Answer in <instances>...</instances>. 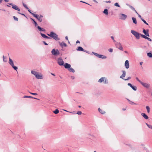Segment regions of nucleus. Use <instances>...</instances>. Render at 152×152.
<instances>
[{"instance_id":"f8f14e48","label":"nucleus","mask_w":152,"mask_h":152,"mask_svg":"<svg viewBox=\"0 0 152 152\" xmlns=\"http://www.w3.org/2000/svg\"><path fill=\"white\" fill-rule=\"evenodd\" d=\"M33 16L36 18H37L40 22H41L42 21V19L41 18V17H39V16L36 14H33Z\"/></svg>"},{"instance_id":"2eb2a0df","label":"nucleus","mask_w":152,"mask_h":152,"mask_svg":"<svg viewBox=\"0 0 152 152\" xmlns=\"http://www.w3.org/2000/svg\"><path fill=\"white\" fill-rule=\"evenodd\" d=\"M78 51H84L87 53V51L86 50H85L83 48L80 46L77 47L76 49Z\"/></svg>"},{"instance_id":"39448f33","label":"nucleus","mask_w":152,"mask_h":152,"mask_svg":"<svg viewBox=\"0 0 152 152\" xmlns=\"http://www.w3.org/2000/svg\"><path fill=\"white\" fill-rule=\"evenodd\" d=\"M52 54L55 56H57L59 55L60 52L58 49H53L51 51Z\"/></svg>"},{"instance_id":"72a5a7b5","label":"nucleus","mask_w":152,"mask_h":152,"mask_svg":"<svg viewBox=\"0 0 152 152\" xmlns=\"http://www.w3.org/2000/svg\"><path fill=\"white\" fill-rule=\"evenodd\" d=\"M144 22V23L147 25H148V24L146 22V21L143 19H141Z\"/></svg>"},{"instance_id":"774afa93","label":"nucleus","mask_w":152,"mask_h":152,"mask_svg":"<svg viewBox=\"0 0 152 152\" xmlns=\"http://www.w3.org/2000/svg\"><path fill=\"white\" fill-rule=\"evenodd\" d=\"M142 62H141L140 63V65H142Z\"/></svg>"},{"instance_id":"423d86ee","label":"nucleus","mask_w":152,"mask_h":152,"mask_svg":"<svg viewBox=\"0 0 152 152\" xmlns=\"http://www.w3.org/2000/svg\"><path fill=\"white\" fill-rule=\"evenodd\" d=\"M57 62L58 64L61 66H63L64 64V62L61 57H59L58 58Z\"/></svg>"},{"instance_id":"8fccbe9b","label":"nucleus","mask_w":152,"mask_h":152,"mask_svg":"<svg viewBox=\"0 0 152 152\" xmlns=\"http://www.w3.org/2000/svg\"><path fill=\"white\" fill-rule=\"evenodd\" d=\"M18 13L19 14H20V15H23L25 17H26V16L24 14H23V13H20V12H18Z\"/></svg>"},{"instance_id":"9b49d317","label":"nucleus","mask_w":152,"mask_h":152,"mask_svg":"<svg viewBox=\"0 0 152 152\" xmlns=\"http://www.w3.org/2000/svg\"><path fill=\"white\" fill-rule=\"evenodd\" d=\"M141 84L144 87L147 88H149L150 86V85L149 84L146 83H144L142 82L141 83Z\"/></svg>"},{"instance_id":"4468645a","label":"nucleus","mask_w":152,"mask_h":152,"mask_svg":"<svg viewBox=\"0 0 152 152\" xmlns=\"http://www.w3.org/2000/svg\"><path fill=\"white\" fill-rule=\"evenodd\" d=\"M63 66H64V67L66 69H69V68L71 67L70 64L66 63L64 64V65Z\"/></svg>"},{"instance_id":"7ed1b4c3","label":"nucleus","mask_w":152,"mask_h":152,"mask_svg":"<svg viewBox=\"0 0 152 152\" xmlns=\"http://www.w3.org/2000/svg\"><path fill=\"white\" fill-rule=\"evenodd\" d=\"M131 32L137 39H140V34L139 33L133 30H131Z\"/></svg>"},{"instance_id":"864d4df0","label":"nucleus","mask_w":152,"mask_h":152,"mask_svg":"<svg viewBox=\"0 0 152 152\" xmlns=\"http://www.w3.org/2000/svg\"><path fill=\"white\" fill-rule=\"evenodd\" d=\"M137 14L138 15L139 17L141 19H141H143L142 18L141 16L138 13Z\"/></svg>"},{"instance_id":"6ab92c4d","label":"nucleus","mask_w":152,"mask_h":152,"mask_svg":"<svg viewBox=\"0 0 152 152\" xmlns=\"http://www.w3.org/2000/svg\"><path fill=\"white\" fill-rule=\"evenodd\" d=\"M59 43L62 48H63V46L65 47H66L67 46V45L63 42H59Z\"/></svg>"},{"instance_id":"ea45409f","label":"nucleus","mask_w":152,"mask_h":152,"mask_svg":"<svg viewBox=\"0 0 152 152\" xmlns=\"http://www.w3.org/2000/svg\"><path fill=\"white\" fill-rule=\"evenodd\" d=\"M146 39H147L148 41H150V42L152 41V40L151 39L148 37H146L145 38Z\"/></svg>"},{"instance_id":"b1692460","label":"nucleus","mask_w":152,"mask_h":152,"mask_svg":"<svg viewBox=\"0 0 152 152\" xmlns=\"http://www.w3.org/2000/svg\"><path fill=\"white\" fill-rule=\"evenodd\" d=\"M127 5L128 6L130 7V8H131L136 13L138 14V13L137 12V11L131 5H128V4H127Z\"/></svg>"},{"instance_id":"c756f323","label":"nucleus","mask_w":152,"mask_h":152,"mask_svg":"<svg viewBox=\"0 0 152 152\" xmlns=\"http://www.w3.org/2000/svg\"><path fill=\"white\" fill-rule=\"evenodd\" d=\"M146 124L149 128L152 129V125H150L147 123H146Z\"/></svg>"},{"instance_id":"0eeeda50","label":"nucleus","mask_w":152,"mask_h":152,"mask_svg":"<svg viewBox=\"0 0 152 152\" xmlns=\"http://www.w3.org/2000/svg\"><path fill=\"white\" fill-rule=\"evenodd\" d=\"M92 53L94 55L96 56L97 57L99 58H102V59H105L107 58V57L105 56H104L102 55L99 54L97 53L92 52Z\"/></svg>"},{"instance_id":"a18cd8bd","label":"nucleus","mask_w":152,"mask_h":152,"mask_svg":"<svg viewBox=\"0 0 152 152\" xmlns=\"http://www.w3.org/2000/svg\"><path fill=\"white\" fill-rule=\"evenodd\" d=\"M30 93L32 95H38L36 93H31L30 92Z\"/></svg>"},{"instance_id":"3c124183","label":"nucleus","mask_w":152,"mask_h":152,"mask_svg":"<svg viewBox=\"0 0 152 152\" xmlns=\"http://www.w3.org/2000/svg\"><path fill=\"white\" fill-rule=\"evenodd\" d=\"M128 85L130 86L131 87H132V84L130 83H128Z\"/></svg>"},{"instance_id":"9d476101","label":"nucleus","mask_w":152,"mask_h":152,"mask_svg":"<svg viewBox=\"0 0 152 152\" xmlns=\"http://www.w3.org/2000/svg\"><path fill=\"white\" fill-rule=\"evenodd\" d=\"M8 4L12 6V8L16 10H17L19 11H20V9L19 7L16 5H13L12 3H8Z\"/></svg>"},{"instance_id":"c03bdc74","label":"nucleus","mask_w":152,"mask_h":152,"mask_svg":"<svg viewBox=\"0 0 152 152\" xmlns=\"http://www.w3.org/2000/svg\"><path fill=\"white\" fill-rule=\"evenodd\" d=\"M131 78V77H128V78H127L124 79V80H130Z\"/></svg>"},{"instance_id":"338daca9","label":"nucleus","mask_w":152,"mask_h":152,"mask_svg":"<svg viewBox=\"0 0 152 152\" xmlns=\"http://www.w3.org/2000/svg\"><path fill=\"white\" fill-rule=\"evenodd\" d=\"M51 74L52 75H53V76H55V75L54 74H53V73H51Z\"/></svg>"},{"instance_id":"4c0bfd02","label":"nucleus","mask_w":152,"mask_h":152,"mask_svg":"<svg viewBox=\"0 0 152 152\" xmlns=\"http://www.w3.org/2000/svg\"><path fill=\"white\" fill-rule=\"evenodd\" d=\"M104 84H107L108 83V80L106 79V78H105V79L104 80Z\"/></svg>"},{"instance_id":"20e7f679","label":"nucleus","mask_w":152,"mask_h":152,"mask_svg":"<svg viewBox=\"0 0 152 152\" xmlns=\"http://www.w3.org/2000/svg\"><path fill=\"white\" fill-rule=\"evenodd\" d=\"M9 63L12 66V67L14 69L17 71L18 69V67L17 66H15L14 65V62L10 58H9Z\"/></svg>"},{"instance_id":"6e6552de","label":"nucleus","mask_w":152,"mask_h":152,"mask_svg":"<svg viewBox=\"0 0 152 152\" xmlns=\"http://www.w3.org/2000/svg\"><path fill=\"white\" fill-rule=\"evenodd\" d=\"M115 45L116 47L118 48L119 50H123V47L122 46L120 42H116L115 44Z\"/></svg>"},{"instance_id":"412c9836","label":"nucleus","mask_w":152,"mask_h":152,"mask_svg":"<svg viewBox=\"0 0 152 152\" xmlns=\"http://www.w3.org/2000/svg\"><path fill=\"white\" fill-rule=\"evenodd\" d=\"M98 111L102 114H104L105 113V111L103 110L100 108H98Z\"/></svg>"},{"instance_id":"a19ab883","label":"nucleus","mask_w":152,"mask_h":152,"mask_svg":"<svg viewBox=\"0 0 152 152\" xmlns=\"http://www.w3.org/2000/svg\"><path fill=\"white\" fill-rule=\"evenodd\" d=\"M82 113L80 111H78L76 113L77 114H78V115H80L82 114Z\"/></svg>"},{"instance_id":"de8ad7c7","label":"nucleus","mask_w":152,"mask_h":152,"mask_svg":"<svg viewBox=\"0 0 152 152\" xmlns=\"http://www.w3.org/2000/svg\"><path fill=\"white\" fill-rule=\"evenodd\" d=\"M108 50L109 52H113V50L112 49L110 48V49H109Z\"/></svg>"},{"instance_id":"f3484780","label":"nucleus","mask_w":152,"mask_h":152,"mask_svg":"<svg viewBox=\"0 0 152 152\" xmlns=\"http://www.w3.org/2000/svg\"><path fill=\"white\" fill-rule=\"evenodd\" d=\"M125 66L126 68L127 69H128L129 68V61L128 60H126L125 61Z\"/></svg>"},{"instance_id":"5fc2aeb1","label":"nucleus","mask_w":152,"mask_h":152,"mask_svg":"<svg viewBox=\"0 0 152 152\" xmlns=\"http://www.w3.org/2000/svg\"><path fill=\"white\" fill-rule=\"evenodd\" d=\"M80 2H81L83 3H86V4H88L89 5H90L89 4H88V3H86V2H84V1H80Z\"/></svg>"},{"instance_id":"aec40b11","label":"nucleus","mask_w":152,"mask_h":152,"mask_svg":"<svg viewBox=\"0 0 152 152\" xmlns=\"http://www.w3.org/2000/svg\"><path fill=\"white\" fill-rule=\"evenodd\" d=\"M141 115L146 119H147L148 118V116L145 113H142Z\"/></svg>"},{"instance_id":"13d9d810","label":"nucleus","mask_w":152,"mask_h":152,"mask_svg":"<svg viewBox=\"0 0 152 152\" xmlns=\"http://www.w3.org/2000/svg\"><path fill=\"white\" fill-rule=\"evenodd\" d=\"M45 31V30L44 28H42L41 31Z\"/></svg>"},{"instance_id":"c85d7f7f","label":"nucleus","mask_w":152,"mask_h":152,"mask_svg":"<svg viewBox=\"0 0 152 152\" xmlns=\"http://www.w3.org/2000/svg\"><path fill=\"white\" fill-rule=\"evenodd\" d=\"M147 56L150 58L152 57V54L151 53H148Z\"/></svg>"},{"instance_id":"e2e57ef3","label":"nucleus","mask_w":152,"mask_h":152,"mask_svg":"<svg viewBox=\"0 0 152 152\" xmlns=\"http://www.w3.org/2000/svg\"><path fill=\"white\" fill-rule=\"evenodd\" d=\"M106 2L107 3H110L111 1H106Z\"/></svg>"},{"instance_id":"dca6fc26","label":"nucleus","mask_w":152,"mask_h":152,"mask_svg":"<svg viewBox=\"0 0 152 152\" xmlns=\"http://www.w3.org/2000/svg\"><path fill=\"white\" fill-rule=\"evenodd\" d=\"M40 34L41 35V36L44 38H46V39H51V38L50 37H49L48 36H46L45 34H42V33H40Z\"/></svg>"},{"instance_id":"393cba45","label":"nucleus","mask_w":152,"mask_h":152,"mask_svg":"<svg viewBox=\"0 0 152 152\" xmlns=\"http://www.w3.org/2000/svg\"><path fill=\"white\" fill-rule=\"evenodd\" d=\"M68 70L70 72H75V70L72 68H69L68 69Z\"/></svg>"},{"instance_id":"0e129e2a","label":"nucleus","mask_w":152,"mask_h":152,"mask_svg":"<svg viewBox=\"0 0 152 152\" xmlns=\"http://www.w3.org/2000/svg\"><path fill=\"white\" fill-rule=\"evenodd\" d=\"M111 38L112 39H113V40H114V38L113 37V36H111Z\"/></svg>"},{"instance_id":"49530a36","label":"nucleus","mask_w":152,"mask_h":152,"mask_svg":"<svg viewBox=\"0 0 152 152\" xmlns=\"http://www.w3.org/2000/svg\"><path fill=\"white\" fill-rule=\"evenodd\" d=\"M129 103L130 104H135V103H134V102H132V101H131V102H129Z\"/></svg>"},{"instance_id":"f704fd0d","label":"nucleus","mask_w":152,"mask_h":152,"mask_svg":"<svg viewBox=\"0 0 152 152\" xmlns=\"http://www.w3.org/2000/svg\"><path fill=\"white\" fill-rule=\"evenodd\" d=\"M114 5L116 7H120V6L118 4V3L117 2H116V3H115L114 4Z\"/></svg>"},{"instance_id":"4d7b16f0","label":"nucleus","mask_w":152,"mask_h":152,"mask_svg":"<svg viewBox=\"0 0 152 152\" xmlns=\"http://www.w3.org/2000/svg\"><path fill=\"white\" fill-rule=\"evenodd\" d=\"M65 39L67 40H68V42H69V41L68 40V37L67 36H66V37H65Z\"/></svg>"},{"instance_id":"cd10ccee","label":"nucleus","mask_w":152,"mask_h":152,"mask_svg":"<svg viewBox=\"0 0 152 152\" xmlns=\"http://www.w3.org/2000/svg\"><path fill=\"white\" fill-rule=\"evenodd\" d=\"M146 109L147 110V112L149 113L150 111V108L148 106H146Z\"/></svg>"},{"instance_id":"f257e3e1","label":"nucleus","mask_w":152,"mask_h":152,"mask_svg":"<svg viewBox=\"0 0 152 152\" xmlns=\"http://www.w3.org/2000/svg\"><path fill=\"white\" fill-rule=\"evenodd\" d=\"M31 73L32 74L35 75L37 79H42L43 78V75L41 73H39L33 70L31 71Z\"/></svg>"},{"instance_id":"37998d69","label":"nucleus","mask_w":152,"mask_h":152,"mask_svg":"<svg viewBox=\"0 0 152 152\" xmlns=\"http://www.w3.org/2000/svg\"><path fill=\"white\" fill-rule=\"evenodd\" d=\"M37 28L40 31H41V30L42 28L39 26H38L37 27Z\"/></svg>"},{"instance_id":"79ce46f5","label":"nucleus","mask_w":152,"mask_h":152,"mask_svg":"<svg viewBox=\"0 0 152 152\" xmlns=\"http://www.w3.org/2000/svg\"><path fill=\"white\" fill-rule=\"evenodd\" d=\"M13 18H14V20H15L16 21H18V18H17L15 17V16H14L13 17Z\"/></svg>"},{"instance_id":"a211bd4d","label":"nucleus","mask_w":152,"mask_h":152,"mask_svg":"<svg viewBox=\"0 0 152 152\" xmlns=\"http://www.w3.org/2000/svg\"><path fill=\"white\" fill-rule=\"evenodd\" d=\"M122 72L123 73L120 76V78L124 79V77H125L126 76V72L124 70L122 71Z\"/></svg>"},{"instance_id":"7c9ffc66","label":"nucleus","mask_w":152,"mask_h":152,"mask_svg":"<svg viewBox=\"0 0 152 152\" xmlns=\"http://www.w3.org/2000/svg\"><path fill=\"white\" fill-rule=\"evenodd\" d=\"M135 91L137 89V88L135 86H132V87H131Z\"/></svg>"},{"instance_id":"473e14b6","label":"nucleus","mask_w":152,"mask_h":152,"mask_svg":"<svg viewBox=\"0 0 152 152\" xmlns=\"http://www.w3.org/2000/svg\"><path fill=\"white\" fill-rule=\"evenodd\" d=\"M3 58L4 62H7V60L6 59V58L4 56H3Z\"/></svg>"},{"instance_id":"f03ea898","label":"nucleus","mask_w":152,"mask_h":152,"mask_svg":"<svg viewBox=\"0 0 152 152\" xmlns=\"http://www.w3.org/2000/svg\"><path fill=\"white\" fill-rule=\"evenodd\" d=\"M47 34L56 40H58L60 39L58 37V35L53 31L51 32L50 34Z\"/></svg>"},{"instance_id":"603ef678","label":"nucleus","mask_w":152,"mask_h":152,"mask_svg":"<svg viewBox=\"0 0 152 152\" xmlns=\"http://www.w3.org/2000/svg\"><path fill=\"white\" fill-rule=\"evenodd\" d=\"M34 23L35 26H36L37 25V22L35 21H34Z\"/></svg>"},{"instance_id":"052dcab7","label":"nucleus","mask_w":152,"mask_h":152,"mask_svg":"<svg viewBox=\"0 0 152 152\" xmlns=\"http://www.w3.org/2000/svg\"><path fill=\"white\" fill-rule=\"evenodd\" d=\"M76 43L77 44L78 43H80V42L78 41V40H77L76 42Z\"/></svg>"},{"instance_id":"5701e85b","label":"nucleus","mask_w":152,"mask_h":152,"mask_svg":"<svg viewBox=\"0 0 152 152\" xmlns=\"http://www.w3.org/2000/svg\"><path fill=\"white\" fill-rule=\"evenodd\" d=\"M132 20L134 24H137V21L136 19L134 18V17H132Z\"/></svg>"},{"instance_id":"6e6d98bb","label":"nucleus","mask_w":152,"mask_h":152,"mask_svg":"<svg viewBox=\"0 0 152 152\" xmlns=\"http://www.w3.org/2000/svg\"><path fill=\"white\" fill-rule=\"evenodd\" d=\"M43 43L45 45H48V44L46 43L45 41H43Z\"/></svg>"},{"instance_id":"ddd939ff","label":"nucleus","mask_w":152,"mask_h":152,"mask_svg":"<svg viewBox=\"0 0 152 152\" xmlns=\"http://www.w3.org/2000/svg\"><path fill=\"white\" fill-rule=\"evenodd\" d=\"M143 32L146 36L149 37V30H145V29H143Z\"/></svg>"},{"instance_id":"09e8293b","label":"nucleus","mask_w":152,"mask_h":152,"mask_svg":"<svg viewBox=\"0 0 152 152\" xmlns=\"http://www.w3.org/2000/svg\"><path fill=\"white\" fill-rule=\"evenodd\" d=\"M28 11L32 15H33V14H34V13H33L32 12H31V10H28Z\"/></svg>"},{"instance_id":"bb28decb","label":"nucleus","mask_w":152,"mask_h":152,"mask_svg":"<svg viewBox=\"0 0 152 152\" xmlns=\"http://www.w3.org/2000/svg\"><path fill=\"white\" fill-rule=\"evenodd\" d=\"M59 112V110L57 109H56L55 111H53V113L55 114H57Z\"/></svg>"},{"instance_id":"c9c22d12","label":"nucleus","mask_w":152,"mask_h":152,"mask_svg":"<svg viewBox=\"0 0 152 152\" xmlns=\"http://www.w3.org/2000/svg\"><path fill=\"white\" fill-rule=\"evenodd\" d=\"M23 98H33V97L31 96H23Z\"/></svg>"},{"instance_id":"a878e982","label":"nucleus","mask_w":152,"mask_h":152,"mask_svg":"<svg viewBox=\"0 0 152 152\" xmlns=\"http://www.w3.org/2000/svg\"><path fill=\"white\" fill-rule=\"evenodd\" d=\"M103 12L105 15H108V13L107 9H104Z\"/></svg>"},{"instance_id":"69168bd1","label":"nucleus","mask_w":152,"mask_h":152,"mask_svg":"<svg viewBox=\"0 0 152 152\" xmlns=\"http://www.w3.org/2000/svg\"><path fill=\"white\" fill-rule=\"evenodd\" d=\"M31 19L34 22V21H35L34 19H32V18H31Z\"/></svg>"},{"instance_id":"58836bf2","label":"nucleus","mask_w":152,"mask_h":152,"mask_svg":"<svg viewBox=\"0 0 152 152\" xmlns=\"http://www.w3.org/2000/svg\"><path fill=\"white\" fill-rule=\"evenodd\" d=\"M136 80L138 81L139 83H141L142 82L141 80H140L137 77H136Z\"/></svg>"},{"instance_id":"4be33fe9","label":"nucleus","mask_w":152,"mask_h":152,"mask_svg":"<svg viewBox=\"0 0 152 152\" xmlns=\"http://www.w3.org/2000/svg\"><path fill=\"white\" fill-rule=\"evenodd\" d=\"M105 79V77H102L99 80L98 82L101 83L102 82H104Z\"/></svg>"},{"instance_id":"e433bc0d","label":"nucleus","mask_w":152,"mask_h":152,"mask_svg":"<svg viewBox=\"0 0 152 152\" xmlns=\"http://www.w3.org/2000/svg\"><path fill=\"white\" fill-rule=\"evenodd\" d=\"M23 5L27 9H29L28 8L27 6L26 5V4H25L24 3H23Z\"/></svg>"},{"instance_id":"680f3d73","label":"nucleus","mask_w":152,"mask_h":152,"mask_svg":"<svg viewBox=\"0 0 152 152\" xmlns=\"http://www.w3.org/2000/svg\"><path fill=\"white\" fill-rule=\"evenodd\" d=\"M39 17H41V18L42 19V18H43V16L41 15H40V16H39Z\"/></svg>"},{"instance_id":"2f4dec72","label":"nucleus","mask_w":152,"mask_h":152,"mask_svg":"<svg viewBox=\"0 0 152 152\" xmlns=\"http://www.w3.org/2000/svg\"><path fill=\"white\" fill-rule=\"evenodd\" d=\"M140 36L144 38L145 39L147 37L146 36L142 34H140Z\"/></svg>"},{"instance_id":"bf43d9fd","label":"nucleus","mask_w":152,"mask_h":152,"mask_svg":"<svg viewBox=\"0 0 152 152\" xmlns=\"http://www.w3.org/2000/svg\"><path fill=\"white\" fill-rule=\"evenodd\" d=\"M69 112V113H73V114H75V111Z\"/></svg>"},{"instance_id":"1a4fd4ad","label":"nucleus","mask_w":152,"mask_h":152,"mask_svg":"<svg viewBox=\"0 0 152 152\" xmlns=\"http://www.w3.org/2000/svg\"><path fill=\"white\" fill-rule=\"evenodd\" d=\"M119 17L121 19L124 20L127 18V16L126 15L121 13L119 15Z\"/></svg>"}]
</instances>
